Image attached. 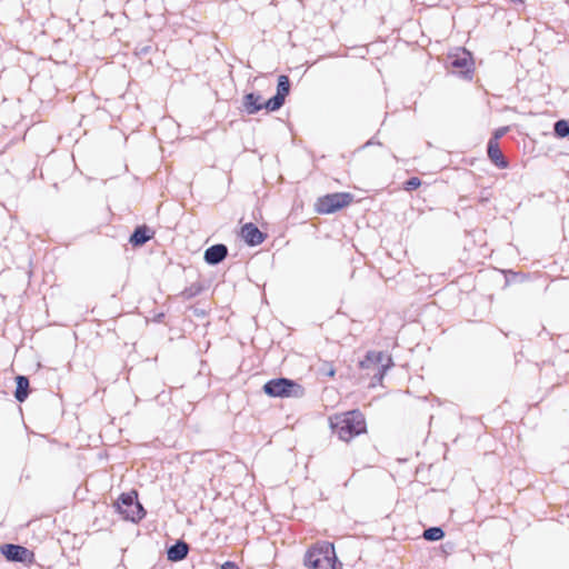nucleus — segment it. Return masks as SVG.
<instances>
[{
	"label": "nucleus",
	"mask_w": 569,
	"mask_h": 569,
	"mask_svg": "<svg viewBox=\"0 0 569 569\" xmlns=\"http://www.w3.org/2000/svg\"><path fill=\"white\" fill-rule=\"evenodd\" d=\"M330 426L333 433H336L340 440L346 442L367 430L366 419L358 410L336 416L333 419H330Z\"/></svg>",
	"instance_id": "nucleus-1"
},
{
	"label": "nucleus",
	"mask_w": 569,
	"mask_h": 569,
	"mask_svg": "<svg viewBox=\"0 0 569 569\" xmlns=\"http://www.w3.org/2000/svg\"><path fill=\"white\" fill-rule=\"evenodd\" d=\"M305 565L310 569H340L341 563L330 542H322L310 548L305 555Z\"/></svg>",
	"instance_id": "nucleus-2"
},
{
	"label": "nucleus",
	"mask_w": 569,
	"mask_h": 569,
	"mask_svg": "<svg viewBox=\"0 0 569 569\" xmlns=\"http://www.w3.org/2000/svg\"><path fill=\"white\" fill-rule=\"evenodd\" d=\"M359 365L361 369L368 370V375L372 379L371 386L375 387L382 381L387 370L393 363L391 356L382 351H368Z\"/></svg>",
	"instance_id": "nucleus-3"
},
{
	"label": "nucleus",
	"mask_w": 569,
	"mask_h": 569,
	"mask_svg": "<svg viewBox=\"0 0 569 569\" xmlns=\"http://www.w3.org/2000/svg\"><path fill=\"white\" fill-rule=\"evenodd\" d=\"M262 389L266 395L273 398H300L305 393V389L301 385L283 377L267 381Z\"/></svg>",
	"instance_id": "nucleus-4"
},
{
	"label": "nucleus",
	"mask_w": 569,
	"mask_h": 569,
	"mask_svg": "<svg viewBox=\"0 0 569 569\" xmlns=\"http://www.w3.org/2000/svg\"><path fill=\"white\" fill-rule=\"evenodd\" d=\"M114 507L124 520L132 522L141 520L146 515L142 505L138 501V493L134 490L120 495Z\"/></svg>",
	"instance_id": "nucleus-5"
},
{
	"label": "nucleus",
	"mask_w": 569,
	"mask_h": 569,
	"mask_svg": "<svg viewBox=\"0 0 569 569\" xmlns=\"http://www.w3.org/2000/svg\"><path fill=\"white\" fill-rule=\"evenodd\" d=\"M353 196L348 192L329 193L320 197L316 210L322 214L333 213L351 203Z\"/></svg>",
	"instance_id": "nucleus-6"
},
{
	"label": "nucleus",
	"mask_w": 569,
	"mask_h": 569,
	"mask_svg": "<svg viewBox=\"0 0 569 569\" xmlns=\"http://www.w3.org/2000/svg\"><path fill=\"white\" fill-rule=\"evenodd\" d=\"M228 256V248L223 243H217L206 249L203 259L210 266L222 262Z\"/></svg>",
	"instance_id": "nucleus-7"
},
{
	"label": "nucleus",
	"mask_w": 569,
	"mask_h": 569,
	"mask_svg": "<svg viewBox=\"0 0 569 569\" xmlns=\"http://www.w3.org/2000/svg\"><path fill=\"white\" fill-rule=\"evenodd\" d=\"M241 237L249 246H258L264 241L266 234L254 223L248 222L241 228Z\"/></svg>",
	"instance_id": "nucleus-8"
},
{
	"label": "nucleus",
	"mask_w": 569,
	"mask_h": 569,
	"mask_svg": "<svg viewBox=\"0 0 569 569\" xmlns=\"http://www.w3.org/2000/svg\"><path fill=\"white\" fill-rule=\"evenodd\" d=\"M1 551L9 561L24 562L30 555V551L26 547L13 543L3 545Z\"/></svg>",
	"instance_id": "nucleus-9"
},
{
	"label": "nucleus",
	"mask_w": 569,
	"mask_h": 569,
	"mask_svg": "<svg viewBox=\"0 0 569 569\" xmlns=\"http://www.w3.org/2000/svg\"><path fill=\"white\" fill-rule=\"evenodd\" d=\"M451 67L461 74L467 76L472 71V59L469 52L463 51L461 56L451 59Z\"/></svg>",
	"instance_id": "nucleus-10"
},
{
	"label": "nucleus",
	"mask_w": 569,
	"mask_h": 569,
	"mask_svg": "<svg viewBox=\"0 0 569 569\" xmlns=\"http://www.w3.org/2000/svg\"><path fill=\"white\" fill-rule=\"evenodd\" d=\"M487 152H488L489 159L498 168L503 169V168L508 167V162H507L506 158L503 157V154H502V152L500 150L499 143L496 141V139H490L488 141Z\"/></svg>",
	"instance_id": "nucleus-11"
},
{
	"label": "nucleus",
	"mask_w": 569,
	"mask_h": 569,
	"mask_svg": "<svg viewBox=\"0 0 569 569\" xmlns=\"http://www.w3.org/2000/svg\"><path fill=\"white\" fill-rule=\"evenodd\" d=\"M242 104L248 114H254L264 108L261 96L254 92L244 94Z\"/></svg>",
	"instance_id": "nucleus-12"
},
{
	"label": "nucleus",
	"mask_w": 569,
	"mask_h": 569,
	"mask_svg": "<svg viewBox=\"0 0 569 569\" xmlns=\"http://www.w3.org/2000/svg\"><path fill=\"white\" fill-rule=\"evenodd\" d=\"M189 552V546L183 540L176 541L167 550V558L170 561L177 562L183 560Z\"/></svg>",
	"instance_id": "nucleus-13"
},
{
	"label": "nucleus",
	"mask_w": 569,
	"mask_h": 569,
	"mask_svg": "<svg viewBox=\"0 0 569 569\" xmlns=\"http://www.w3.org/2000/svg\"><path fill=\"white\" fill-rule=\"evenodd\" d=\"M153 232L147 226L137 227L130 236L129 242L134 247L143 246L152 238Z\"/></svg>",
	"instance_id": "nucleus-14"
},
{
	"label": "nucleus",
	"mask_w": 569,
	"mask_h": 569,
	"mask_svg": "<svg viewBox=\"0 0 569 569\" xmlns=\"http://www.w3.org/2000/svg\"><path fill=\"white\" fill-rule=\"evenodd\" d=\"M16 383L14 398L19 402H23L29 396V379L28 377L20 375L16 377Z\"/></svg>",
	"instance_id": "nucleus-15"
},
{
	"label": "nucleus",
	"mask_w": 569,
	"mask_h": 569,
	"mask_svg": "<svg viewBox=\"0 0 569 569\" xmlns=\"http://www.w3.org/2000/svg\"><path fill=\"white\" fill-rule=\"evenodd\" d=\"M290 92V80L288 76L281 74L278 78L277 83V94H280L283 99L289 94Z\"/></svg>",
	"instance_id": "nucleus-16"
},
{
	"label": "nucleus",
	"mask_w": 569,
	"mask_h": 569,
	"mask_svg": "<svg viewBox=\"0 0 569 569\" xmlns=\"http://www.w3.org/2000/svg\"><path fill=\"white\" fill-rule=\"evenodd\" d=\"M422 537L428 541H438L445 537V531L440 527H430L423 531Z\"/></svg>",
	"instance_id": "nucleus-17"
},
{
	"label": "nucleus",
	"mask_w": 569,
	"mask_h": 569,
	"mask_svg": "<svg viewBox=\"0 0 569 569\" xmlns=\"http://www.w3.org/2000/svg\"><path fill=\"white\" fill-rule=\"evenodd\" d=\"M555 134L558 138H566L569 136V121L568 120H558L553 124Z\"/></svg>",
	"instance_id": "nucleus-18"
},
{
	"label": "nucleus",
	"mask_w": 569,
	"mask_h": 569,
	"mask_svg": "<svg viewBox=\"0 0 569 569\" xmlns=\"http://www.w3.org/2000/svg\"><path fill=\"white\" fill-rule=\"evenodd\" d=\"M284 100L286 99H283L280 94L276 93L272 98L267 100L263 106L268 111H277L283 106Z\"/></svg>",
	"instance_id": "nucleus-19"
},
{
	"label": "nucleus",
	"mask_w": 569,
	"mask_h": 569,
	"mask_svg": "<svg viewBox=\"0 0 569 569\" xmlns=\"http://www.w3.org/2000/svg\"><path fill=\"white\" fill-rule=\"evenodd\" d=\"M421 186V180L417 177H411L405 182V190L412 191Z\"/></svg>",
	"instance_id": "nucleus-20"
},
{
	"label": "nucleus",
	"mask_w": 569,
	"mask_h": 569,
	"mask_svg": "<svg viewBox=\"0 0 569 569\" xmlns=\"http://www.w3.org/2000/svg\"><path fill=\"white\" fill-rule=\"evenodd\" d=\"M199 288H193V287H190V288H187L182 295L186 297V298H192L194 297L196 295L199 293Z\"/></svg>",
	"instance_id": "nucleus-21"
},
{
	"label": "nucleus",
	"mask_w": 569,
	"mask_h": 569,
	"mask_svg": "<svg viewBox=\"0 0 569 569\" xmlns=\"http://www.w3.org/2000/svg\"><path fill=\"white\" fill-rule=\"evenodd\" d=\"M508 128H499L495 131V134L491 139H496V141L498 142V140L505 136V133L507 132Z\"/></svg>",
	"instance_id": "nucleus-22"
},
{
	"label": "nucleus",
	"mask_w": 569,
	"mask_h": 569,
	"mask_svg": "<svg viewBox=\"0 0 569 569\" xmlns=\"http://www.w3.org/2000/svg\"><path fill=\"white\" fill-rule=\"evenodd\" d=\"M221 569H240L234 562L227 561L221 566Z\"/></svg>",
	"instance_id": "nucleus-23"
},
{
	"label": "nucleus",
	"mask_w": 569,
	"mask_h": 569,
	"mask_svg": "<svg viewBox=\"0 0 569 569\" xmlns=\"http://www.w3.org/2000/svg\"><path fill=\"white\" fill-rule=\"evenodd\" d=\"M327 376L333 377L335 376V369L330 368L327 372Z\"/></svg>",
	"instance_id": "nucleus-24"
},
{
	"label": "nucleus",
	"mask_w": 569,
	"mask_h": 569,
	"mask_svg": "<svg viewBox=\"0 0 569 569\" xmlns=\"http://www.w3.org/2000/svg\"><path fill=\"white\" fill-rule=\"evenodd\" d=\"M370 144H373V141L372 140H369L366 146H370Z\"/></svg>",
	"instance_id": "nucleus-25"
}]
</instances>
